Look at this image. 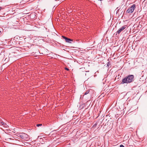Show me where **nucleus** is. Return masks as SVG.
Here are the masks:
<instances>
[{"instance_id": "20e7f679", "label": "nucleus", "mask_w": 147, "mask_h": 147, "mask_svg": "<svg viewBox=\"0 0 147 147\" xmlns=\"http://www.w3.org/2000/svg\"><path fill=\"white\" fill-rule=\"evenodd\" d=\"M126 27L127 26L126 25L123 26L121 28H120L119 29V30L117 32V33L118 34H120L121 31H123L125 28H126Z\"/></svg>"}, {"instance_id": "ddd939ff", "label": "nucleus", "mask_w": 147, "mask_h": 147, "mask_svg": "<svg viewBox=\"0 0 147 147\" xmlns=\"http://www.w3.org/2000/svg\"><path fill=\"white\" fill-rule=\"evenodd\" d=\"M1 9H2V7H0V11H1Z\"/></svg>"}, {"instance_id": "423d86ee", "label": "nucleus", "mask_w": 147, "mask_h": 147, "mask_svg": "<svg viewBox=\"0 0 147 147\" xmlns=\"http://www.w3.org/2000/svg\"><path fill=\"white\" fill-rule=\"evenodd\" d=\"M90 91V90H87L85 92V93L84 94V95H86V94H88L89 93V92Z\"/></svg>"}, {"instance_id": "7ed1b4c3", "label": "nucleus", "mask_w": 147, "mask_h": 147, "mask_svg": "<svg viewBox=\"0 0 147 147\" xmlns=\"http://www.w3.org/2000/svg\"><path fill=\"white\" fill-rule=\"evenodd\" d=\"M18 136L24 140L27 139L28 137V135L23 133H19L18 134Z\"/></svg>"}, {"instance_id": "f8f14e48", "label": "nucleus", "mask_w": 147, "mask_h": 147, "mask_svg": "<svg viewBox=\"0 0 147 147\" xmlns=\"http://www.w3.org/2000/svg\"><path fill=\"white\" fill-rule=\"evenodd\" d=\"M119 9H118V10H117V11H116V13H117L119 11Z\"/></svg>"}, {"instance_id": "f257e3e1", "label": "nucleus", "mask_w": 147, "mask_h": 147, "mask_svg": "<svg viewBox=\"0 0 147 147\" xmlns=\"http://www.w3.org/2000/svg\"><path fill=\"white\" fill-rule=\"evenodd\" d=\"M134 76L133 75H129L123 79L121 84H123L125 83H131L134 81Z\"/></svg>"}, {"instance_id": "39448f33", "label": "nucleus", "mask_w": 147, "mask_h": 147, "mask_svg": "<svg viewBox=\"0 0 147 147\" xmlns=\"http://www.w3.org/2000/svg\"><path fill=\"white\" fill-rule=\"evenodd\" d=\"M62 38H63V39H64L65 40L66 42L70 43L71 42L70 41H73L72 40L68 38L67 37H66L64 36H62Z\"/></svg>"}, {"instance_id": "9d476101", "label": "nucleus", "mask_w": 147, "mask_h": 147, "mask_svg": "<svg viewBox=\"0 0 147 147\" xmlns=\"http://www.w3.org/2000/svg\"><path fill=\"white\" fill-rule=\"evenodd\" d=\"M65 69L67 71H69V69L67 67H65Z\"/></svg>"}, {"instance_id": "6e6552de", "label": "nucleus", "mask_w": 147, "mask_h": 147, "mask_svg": "<svg viewBox=\"0 0 147 147\" xmlns=\"http://www.w3.org/2000/svg\"><path fill=\"white\" fill-rule=\"evenodd\" d=\"M42 125V124H38L36 125V126L37 127H39V126H41Z\"/></svg>"}, {"instance_id": "1a4fd4ad", "label": "nucleus", "mask_w": 147, "mask_h": 147, "mask_svg": "<svg viewBox=\"0 0 147 147\" xmlns=\"http://www.w3.org/2000/svg\"><path fill=\"white\" fill-rule=\"evenodd\" d=\"M110 64V63L109 62H108V63H107V66H108V67L109 66V65Z\"/></svg>"}, {"instance_id": "0eeeda50", "label": "nucleus", "mask_w": 147, "mask_h": 147, "mask_svg": "<svg viewBox=\"0 0 147 147\" xmlns=\"http://www.w3.org/2000/svg\"><path fill=\"white\" fill-rule=\"evenodd\" d=\"M18 38H20V37L19 36H15V37H14V39H18Z\"/></svg>"}, {"instance_id": "9b49d317", "label": "nucleus", "mask_w": 147, "mask_h": 147, "mask_svg": "<svg viewBox=\"0 0 147 147\" xmlns=\"http://www.w3.org/2000/svg\"><path fill=\"white\" fill-rule=\"evenodd\" d=\"M120 147H124V146L122 145H120Z\"/></svg>"}, {"instance_id": "4468645a", "label": "nucleus", "mask_w": 147, "mask_h": 147, "mask_svg": "<svg viewBox=\"0 0 147 147\" xmlns=\"http://www.w3.org/2000/svg\"><path fill=\"white\" fill-rule=\"evenodd\" d=\"M96 125H95V124H94V125L96 126Z\"/></svg>"}, {"instance_id": "f03ea898", "label": "nucleus", "mask_w": 147, "mask_h": 147, "mask_svg": "<svg viewBox=\"0 0 147 147\" xmlns=\"http://www.w3.org/2000/svg\"><path fill=\"white\" fill-rule=\"evenodd\" d=\"M136 7V5L135 4H133L131 7L127 10V12L129 14L132 13Z\"/></svg>"}]
</instances>
